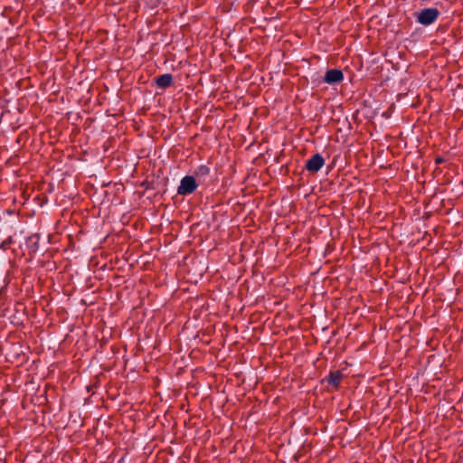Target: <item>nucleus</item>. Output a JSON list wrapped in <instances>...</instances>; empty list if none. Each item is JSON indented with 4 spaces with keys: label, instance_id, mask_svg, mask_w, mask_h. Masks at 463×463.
<instances>
[{
    "label": "nucleus",
    "instance_id": "1",
    "mask_svg": "<svg viewBox=\"0 0 463 463\" xmlns=\"http://www.w3.org/2000/svg\"><path fill=\"white\" fill-rule=\"evenodd\" d=\"M439 11L435 8H428L418 14V22L423 25H430L436 21Z\"/></svg>",
    "mask_w": 463,
    "mask_h": 463
},
{
    "label": "nucleus",
    "instance_id": "2",
    "mask_svg": "<svg viewBox=\"0 0 463 463\" xmlns=\"http://www.w3.org/2000/svg\"><path fill=\"white\" fill-rule=\"evenodd\" d=\"M197 187L195 179L193 176H185L182 179L178 187V194H188L193 193Z\"/></svg>",
    "mask_w": 463,
    "mask_h": 463
},
{
    "label": "nucleus",
    "instance_id": "3",
    "mask_svg": "<svg viewBox=\"0 0 463 463\" xmlns=\"http://www.w3.org/2000/svg\"><path fill=\"white\" fill-rule=\"evenodd\" d=\"M324 163L323 157L316 154L307 161L306 167L310 172H317L324 165Z\"/></svg>",
    "mask_w": 463,
    "mask_h": 463
},
{
    "label": "nucleus",
    "instance_id": "4",
    "mask_svg": "<svg viewBox=\"0 0 463 463\" xmlns=\"http://www.w3.org/2000/svg\"><path fill=\"white\" fill-rule=\"evenodd\" d=\"M343 80V73L339 70H330L325 75V81L328 84L339 82Z\"/></svg>",
    "mask_w": 463,
    "mask_h": 463
},
{
    "label": "nucleus",
    "instance_id": "5",
    "mask_svg": "<svg viewBox=\"0 0 463 463\" xmlns=\"http://www.w3.org/2000/svg\"><path fill=\"white\" fill-rule=\"evenodd\" d=\"M172 82V76L170 74H164L156 79V83L159 87H168Z\"/></svg>",
    "mask_w": 463,
    "mask_h": 463
},
{
    "label": "nucleus",
    "instance_id": "6",
    "mask_svg": "<svg viewBox=\"0 0 463 463\" xmlns=\"http://www.w3.org/2000/svg\"><path fill=\"white\" fill-rule=\"evenodd\" d=\"M343 374L339 371H335L329 375V383L335 387H337L341 382Z\"/></svg>",
    "mask_w": 463,
    "mask_h": 463
}]
</instances>
